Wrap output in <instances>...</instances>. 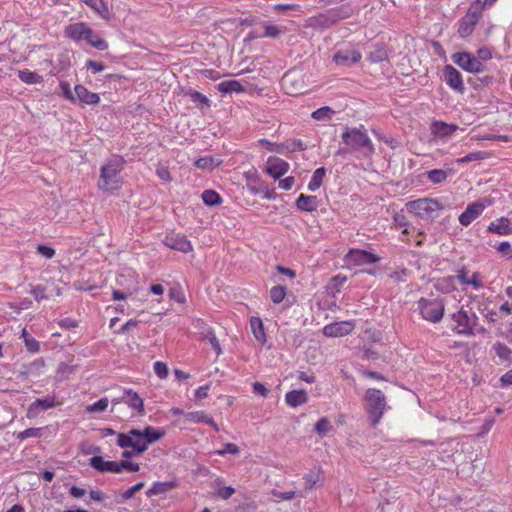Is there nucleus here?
<instances>
[{"label": "nucleus", "mask_w": 512, "mask_h": 512, "mask_svg": "<svg viewBox=\"0 0 512 512\" xmlns=\"http://www.w3.org/2000/svg\"><path fill=\"white\" fill-rule=\"evenodd\" d=\"M165 436L163 428H155L148 425L144 430L130 429L126 433H118L117 445L122 449L131 448L134 452L141 454L146 452L149 445L161 440Z\"/></svg>", "instance_id": "obj_1"}, {"label": "nucleus", "mask_w": 512, "mask_h": 512, "mask_svg": "<svg viewBox=\"0 0 512 512\" xmlns=\"http://www.w3.org/2000/svg\"><path fill=\"white\" fill-rule=\"evenodd\" d=\"M124 160L120 157H113L100 167L97 187L100 191L114 192L122 188L123 180L121 171Z\"/></svg>", "instance_id": "obj_2"}, {"label": "nucleus", "mask_w": 512, "mask_h": 512, "mask_svg": "<svg viewBox=\"0 0 512 512\" xmlns=\"http://www.w3.org/2000/svg\"><path fill=\"white\" fill-rule=\"evenodd\" d=\"M407 211L419 219L433 221L444 209L443 204L436 198L422 197L406 203Z\"/></svg>", "instance_id": "obj_3"}, {"label": "nucleus", "mask_w": 512, "mask_h": 512, "mask_svg": "<svg viewBox=\"0 0 512 512\" xmlns=\"http://www.w3.org/2000/svg\"><path fill=\"white\" fill-rule=\"evenodd\" d=\"M64 36L76 42L85 40L89 45L101 51L109 47V44L103 39L94 36L93 30L85 22H76L67 25L64 29Z\"/></svg>", "instance_id": "obj_4"}, {"label": "nucleus", "mask_w": 512, "mask_h": 512, "mask_svg": "<svg viewBox=\"0 0 512 512\" xmlns=\"http://www.w3.org/2000/svg\"><path fill=\"white\" fill-rule=\"evenodd\" d=\"M342 142L352 150L361 151L364 157H371L375 153V146L372 144L367 133L358 128H346L341 134Z\"/></svg>", "instance_id": "obj_5"}, {"label": "nucleus", "mask_w": 512, "mask_h": 512, "mask_svg": "<svg viewBox=\"0 0 512 512\" xmlns=\"http://www.w3.org/2000/svg\"><path fill=\"white\" fill-rule=\"evenodd\" d=\"M452 320L455 323L454 331L458 335H479L485 333L484 327L478 325V316L475 313L469 314L463 308L452 314Z\"/></svg>", "instance_id": "obj_6"}, {"label": "nucleus", "mask_w": 512, "mask_h": 512, "mask_svg": "<svg viewBox=\"0 0 512 512\" xmlns=\"http://www.w3.org/2000/svg\"><path fill=\"white\" fill-rule=\"evenodd\" d=\"M364 399L367 402L372 426H377L383 418L387 409L386 397L382 390L368 389L365 391Z\"/></svg>", "instance_id": "obj_7"}, {"label": "nucleus", "mask_w": 512, "mask_h": 512, "mask_svg": "<svg viewBox=\"0 0 512 512\" xmlns=\"http://www.w3.org/2000/svg\"><path fill=\"white\" fill-rule=\"evenodd\" d=\"M418 309L423 319L438 323L442 320L445 307L440 299L421 298L418 301Z\"/></svg>", "instance_id": "obj_8"}, {"label": "nucleus", "mask_w": 512, "mask_h": 512, "mask_svg": "<svg viewBox=\"0 0 512 512\" xmlns=\"http://www.w3.org/2000/svg\"><path fill=\"white\" fill-rule=\"evenodd\" d=\"M451 59L459 68L471 74H480L485 70V65L470 52H455Z\"/></svg>", "instance_id": "obj_9"}, {"label": "nucleus", "mask_w": 512, "mask_h": 512, "mask_svg": "<svg viewBox=\"0 0 512 512\" xmlns=\"http://www.w3.org/2000/svg\"><path fill=\"white\" fill-rule=\"evenodd\" d=\"M125 403L132 411L136 412L138 416L145 415L144 399L139 393L134 392L132 389H124L120 398L114 399L113 404Z\"/></svg>", "instance_id": "obj_10"}, {"label": "nucleus", "mask_w": 512, "mask_h": 512, "mask_svg": "<svg viewBox=\"0 0 512 512\" xmlns=\"http://www.w3.org/2000/svg\"><path fill=\"white\" fill-rule=\"evenodd\" d=\"M481 12L470 8L466 15L458 21L457 33L460 38H468L472 35L479 19Z\"/></svg>", "instance_id": "obj_11"}, {"label": "nucleus", "mask_w": 512, "mask_h": 512, "mask_svg": "<svg viewBox=\"0 0 512 512\" xmlns=\"http://www.w3.org/2000/svg\"><path fill=\"white\" fill-rule=\"evenodd\" d=\"M455 279L462 286V289H466L467 287H472L474 290H479L483 288L484 282L481 274L479 272L470 273L468 269L465 267H460L455 272Z\"/></svg>", "instance_id": "obj_12"}, {"label": "nucleus", "mask_w": 512, "mask_h": 512, "mask_svg": "<svg viewBox=\"0 0 512 512\" xmlns=\"http://www.w3.org/2000/svg\"><path fill=\"white\" fill-rule=\"evenodd\" d=\"M344 260H346L348 264L361 266L364 264H375L380 259L377 255L367 250L352 248L348 251L346 256H344Z\"/></svg>", "instance_id": "obj_13"}, {"label": "nucleus", "mask_w": 512, "mask_h": 512, "mask_svg": "<svg viewBox=\"0 0 512 512\" xmlns=\"http://www.w3.org/2000/svg\"><path fill=\"white\" fill-rule=\"evenodd\" d=\"M60 404L61 403L56 401V396L54 394L37 398L29 405L26 416L28 419H34L38 416L41 410L52 409Z\"/></svg>", "instance_id": "obj_14"}, {"label": "nucleus", "mask_w": 512, "mask_h": 512, "mask_svg": "<svg viewBox=\"0 0 512 512\" xmlns=\"http://www.w3.org/2000/svg\"><path fill=\"white\" fill-rule=\"evenodd\" d=\"M162 244L169 249H174L182 253H188L193 250L191 242L187 237L180 233H171L164 237Z\"/></svg>", "instance_id": "obj_15"}, {"label": "nucleus", "mask_w": 512, "mask_h": 512, "mask_svg": "<svg viewBox=\"0 0 512 512\" xmlns=\"http://www.w3.org/2000/svg\"><path fill=\"white\" fill-rule=\"evenodd\" d=\"M120 461L104 460L102 456L95 455L89 460V465L100 473L120 474Z\"/></svg>", "instance_id": "obj_16"}, {"label": "nucleus", "mask_w": 512, "mask_h": 512, "mask_svg": "<svg viewBox=\"0 0 512 512\" xmlns=\"http://www.w3.org/2000/svg\"><path fill=\"white\" fill-rule=\"evenodd\" d=\"M290 169V163L277 157H269L266 162L265 172L273 179L278 180Z\"/></svg>", "instance_id": "obj_17"}, {"label": "nucleus", "mask_w": 512, "mask_h": 512, "mask_svg": "<svg viewBox=\"0 0 512 512\" xmlns=\"http://www.w3.org/2000/svg\"><path fill=\"white\" fill-rule=\"evenodd\" d=\"M486 209V205L481 201H475L470 203L466 210L462 212L458 221L462 226H469L475 219L480 217L484 210Z\"/></svg>", "instance_id": "obj_18"}, {"label": "nucleus", "mask_w": 512, "mask_h": 512, "mask_svg": "<svg viewBox=\"0 0 512 512\" xmlns=\"http://www.w3.org/2000/svg\"><path fill=\"white\" fill-rule=\"evenodd\" d=\"M443 74L447 85L452 90L460 94L465 92V83L462 76L452 65H446L443 69Z\"/></svg>", "instance_id": "obj_19"}, {"label": "nucleus", "mask_w": 512, "mask_h": 512, "mask_svg": "<svg viewBox=\"0 0 512 512\" xmlns=\"http://www.w3.org/2000/svg\"><path fill=\"white\" fill-rule=\"evenodd\" d=\"M355 325L352 321H339L326 325L323 333L328 337H341L352 333Z\"/></svg>", "instance_id": "obj_20"}, {"label": "nucleus", "mask_w": 512, "mask_h": 512, "mask_svg": "<svg viewBox=\"0 0 512 512\" xmlns=\"http://www.w3.org/2000/svg\"><path fill=\"white\" fill-rule=\"evenodd\" d=\"M362 58L360 51L356 49H346L337 51L333 60L340 66H351L358 63Z\"/></svg>", "instance_id": "obj_21"}, {"label": "nucleus", "mask_w": 512, "mask_h": 512, "mask_svg": "<svg viewBox=\"0 0 512 512\" xmlns=\"http://www.w3.org/2000/svg\"><path fill=\"white\" fill-rule=\"evenodd\" d=\"M196 327H199L202 330V338L210 343L216 355L219 356L222 353V349L213 329L202 319L196 320Z\"/></svg>", "instance_id": "obj_22"}, {"label": "nucleus", "mask_w": 512, "mask_h": 512, "mask_svg": "<svg viewBox=\"0 0 512 512\" xmlns=\"http://www.w3.org/2000/svg\"><path fill=\"white\" fill-rule=\"evenodd\" d=\"M74 94H76V101L84 103L85 105H97L100 102V97L97 93L89 91L84 85L76 84L74 86Z\"/></svg>", "instance_id": "obj_23"}, {"label": "nucleus", "mask_w": 512, "mask_h": 512, "mask_svg": "<svg viewBox=\"0 0 512 512\" xmlns=\"http://www.w3.org/2000/svg\"><path fill=\"white\" fill-rule=\"evenodd\" d=\"M487 232L499 236H507L512 234L511 222L507 217L497 218L491 221L487 226Z\"/></svg>", "instance_id": "obj_24"}, {"label": "nucleus", "mask_w": 512, "mask_h": 512, "mask_svg": "<svg viewBox=\"0 0 512 512\" xmlns=\"http://www.w3.org/2000/svg\"><path fill=\"white\" fill-rule=\"evenodd\" d=\"M459 127L455 124H448L443 121H434L430 125V132L436 137H448L456 132Z\"/></svg>", "instance_id": "obj_25"}, {"label": "nucleus", "mask_w": 512, "mask_h": 512, "mask_svg": "<svg viewBox=\"0 0 512 512\" xmlns=\"http://www.w3.org/2000/svg\"><path fill=\"white\" fill-rule=\"evenodd\" d=\"M295 204L300 211L309 213L317 211V208L319 207V201L317 200V196L306 195L303 193L299 195Z\"/></svg>", "instance_id": "obj_26"}, {"label": "nucleus", "mask_w": 512, "mask_h": 512, "mask_svg": "<svg viewBox=\"0 0 512 512\" xmlns=\"http://www.w3.org/2000/svg\"><path fill=\"white\" fill-rule=\"evenodd\" d=\"M178 483L176 480L169 481H156L152 484V486L147 490L146 494L148 497L166 494L177 487Z\"/></svg>", "instance_id": "obj_27"}, {"label": "nucleus", "mask_w": 512, "mask_h": 512, "mask_svg": "<svg viewBox=\"0 0 512 512\" xmlns=\"http://www.w3.org/2000/svg\"><path fill=\"white\" fill-rule=\"evenodd\" d=\"M251 332L257 342L262 345L267 341V335L265 332L263 321L260 317L252 316L249 320Z\"/></svg>", "instance_id": "obj_28"}, {"label": "nucleus", "mask_w": 512, "mask_h": 512, "mask_svg": "<svg viewBox=\"0 0 512 512\" xmlns=\"http://www.w3.org/2000/svg\"><path fill=\"white\" fill-rule=\"evenodd\" d=\"M217 90L222 94H240L246 91L241 81L235 79L221 81L217 85Z\"/></svg>", "instance_id": "obj_29"}, {"label": "nucleus", "mask_w": 512, "mask_h": 512, "mask_svg": "<svg viewBox=\"0 0 512 512\" xmlns=\"http://www.w3.org/2000/svg\"><path fill=\"white\" fill-rule=\"evenodd\" d=\"M286 404L296 408L308 401L307 393L304 390H291L290 392H286Z\"/></svg>", "instance_id": "obj_30"}, {"label": "nucleus", "mask_w": 512, "mask_h": 512, "mask_svg": "<svg viewBox=\"0 0 512 512\" xmlns=\"http://www.w3.org/2000/svg\"><path fill=\"white\" fill-rule=\"evenodd\" d=\"M453 173L454 171L452 169H431L426 172V178L430 183L437 185L444 183L448 176L452 175Z\"/></svg>", "instance_id": "obj_31"}, {"label": "nucleus", "mask_w": 512, "mask_h": 512, "mask_svg": "<svg viewBox=\"0 0 512 512\" xmlns=\"http://www.w3.org/2000/svg\"><path fill=\"white\" fill-rule=\"evenodd\" d=\"M343 12H344V10L342 7L338 8V9L330 10L326 14L320 15L319 17H317L316 21L319 23H328L329 22V24H332V23H335L339 19H345L346 17H349V15L347 13H343Z\"/></svg>", "instance_id": "obj_32"}, {"label": "nucleus", "mask_w": 512, "mask_h": 512, "mask_svg": "<svg viewBox=\"0 0 512 512\" xmlns=\"http://www.w3.org/2000/svg\"><path fill=\"white\" fill-rule=\"evenodd\" d=\"M91 9L103 19H110V10L103 0H83Z\"/></svg>", "instance_id": "obj_33"}, {"label": "nucleus", "mask_w": 512, "mask_h": 512, "mask_svg": "<svg viewBox=\"0 0 512 512\" xmlns=\"http://www.w3.org/2000/svg\"><path fill=\"white\" fill-rule=\"evenodd\" d=\"M325 175H326V169L324 167L316 168L311 176L309 183H308V189L310 191H315L316 189H320Z\"/></svg>", "instance_id": "obj_34"}, {"label": "nucleus", "mask_w": 512, "mask_h": 512, "mask_svg": "<svg viewBox=\"0 0 512 512\" xmlns=\"http://www.w3.org/2000/svg\"><path fill=\"white\" fill-rule=\"evenodd\" d=\"M187 423H211V416L204 411H194L184 414Z\"/></svg>", "instance_id": "obj_35"}, {"label": "nucleus", "mask_w": 512, "mask_h": 512, "mask_svg": "<svg viewBox=\"0 0 512 512\" xmlns=\"http://www.w3.org/2000/svg\"><path fill=\"white\" fill-rule=\"evenodd\" d=\"M371 63H380L388 59V52L383 46H374L367 56Z\"/></svg>", "instance_id": "obj_36"}, {"label": "nucleus", "mask_w": 512, "mask_h": 512, "mask_svg": "<svg viewBox=\"0 0 512 512\" xmlns=\"http://www.w3.org/2000/svg\"><path fill=\"white\" fill-rule=\"evenodd\" d=\"M18 77L26 84H39L43 81V77L41 74H37L36 72H32L30 70H20L18 72Z\"/></svg>", "instance_id": "obj_37"}, {"label": "nucleus", "mask_w": 512, "mask_h": 512, "mask_svg": "<svg viewBox=\"0 0 512 512\" xmlns=\"http://www.w3.org/2000/svg\"><path fill=\"white\" fill-rule=\"evenodd\" d=\"M335 111L330 106H322L311 113L312 119L316 121H328L332 118Z\"/></svg>", "instance_id": "obj_38"}, {"label": "nucleus", "mask_w": 512, "mask_h": 512, "mask_svg": "<svg viewBox=\"0 0 512 512\" xmlns=\"http://www.w3.org/2000/svg\"><path fill=\"white\" fill-rule=\"evenodd\" d=\"M287 296V288L282 285L272 286L270 289V299L273 304H280Z\"/></svg>", "instance_id": "obj_39"}, {"label": "nucleus", "mask_w": 512, "mask_h": 512, "mask_svg": "<svg viewBox=\"0 0 512 512\" xmlns=\"http://www.w3.org/2000/svg\"><path fill=\"white\" fill-rule=\"evenodd\" d=\"M202 199L207 206H216L221 204L222 198L219 193L215 190H204L202 193Z\"/></svg>", "instance_id": "obj_40"}, {"label": "nucleus", "mask_w": 512, "mask_h": 512, "mask_svg": "<svg viewBox=\"0 0 512 512\" xmlns=\"http://www.w3.org/2000/svg\"><path fill=\"white\" fill-rule=\"evenodd\" d=\"M21 336L29 352L37 353L39 351V342L35 338L30 336L26 328L22 330Z\"/></svg>", "instance_id": "obj_41"}, {"label": "nucleus", "mask_w": 512, "mask_h": 512, "mask_svg": "<svg viewBox=\"0 0 512 512\" xmlns=\"http://www.w3.org/2000/svg\"><path fill=\"white\" fill-rule=\"evenodd\" d=\"M108 406H109V399L107 397H102L99 400H97L96 402H94L93 404L88 405L86 407V412L92 414V413H96V412L106 411Z\"/></svg>", "instance_id": "obj_42"}, {"label": "nucleus", "mask_w": 512, "mask_h": 512, "mask_svg": "<svg viewBox=\"0 0 512 512\" xmlns=\"http://www.w3.org/2000/svg\"><path fill=\"white\" fill-rule=\"evenodd\" d=\"M155 173H156L157 177L164 183H171L173 181V177L171 175L170 169L166 165L158 163L156 165Z\"/></svg>", "instance_id": "obj_43"}, {"label": "nucleus", "mask_w": 512, "mask_h": 512, "mask_svg": "<svg viewBox=\"0 0 512 512\" xmlns=\"http://www.w3.org/2000/svg\"><path fill=\"white\" fill-rule=\"evenodd\" d=\"M488 158V153L484 151L472 152L465 157L456 159L457 163H471V161H482Z\"/></svg>", "instance_id": "obj_44"}, {"label": "nucleus", "mask_w": 512, "mask_h": 512, "mask_svg": "<svg viewBox=\"0 0 512 512\" xmlns=\"http://www.w3.org/2000/svg\"><path fill=\"white\" fill-rule=\"evenodd\" d=\"M259 144L264 146L269 152L285 154L284 143L271 142L265 138L259 140Z\"/></svg>", "instance_id": "obj_45"}, {"label": "nucleus", "mask_w": 512, "mask_h": 512, "mask_svg": "<svg viewBox=\"0 0 512 512\" xmlns=\"http://www.w3.org/2000/svg\"><path fill=\"white\" fill-rule=\"evenodd\" d=\"M41 427H31L27 428L16 435V438L23 441L28 438H39L42 435Z\"/></svg>", "instance_id": "obj_46"}, {"label": "nucleus", "mask_w": 512, "mask_h": 512, "mask_svg": "<svg viewBox=\"0 0 512 512\" xmlns=\"http://www.w3.org/2000/svg\"><path fill=\"white\" fill-rule=\"evenodd\" d=\"M494 352L501 360H508L512 354L511 349L502 342L494 343Z\"/></svg>", "instance_id": "obj_47"}, {"label": "nucleus", "mask_w": 512, "mask_h": 512, "mask_svg": "<svg viewBox=\"0 0 512 512\" xmlns=\"http://www.w3.org/2000/svg\"><path fill=\"white\" fill-rule=\"evenodd\" d=\"M305 148L301 139H292L284 143V151H286V154L295 151H304Z\"/></svg>", "instance_id": "obj_48"}, {"label": "nucleus", "mask_w": 512, "mask_h": 512, "mask_svg": "<svg viewBox=\"0 0 512 512\" xmlns=\"http://www.w3.org/2000/svg\"><path fill=\"white\" fill-rule=\"evenodd\" d=\"M478 140H488V141H502V142H511L512 137L507 134H494V133H486L483 135L477 136Z\"/></svg>", "instance_id": "obj_49"}, {"label": "nucleus", "mask_w": 512, "mask_h": 512, "mask_svg": "<svg viewBox=\"0 0 512 512\" xmlns=\"http://www.w3.org/2000/svg\"><path fill=\"white\" fill-rule=\"evenodd\" d=\"M169 296L173 301H175L179 304L186 303L185 294L180 286H175V287L170 288Z\"/></svg>", "instance_id": "obj_50"}, {"label": "nucleus", "mask_w": 512, "mask_h": 512, "mask_svg": "<svg viewBox=\"0 0 512 512\" xmlns=\"http://www.w3.org/2000/svg\"><path fill=\"white\" fill-rule=\"evenodd\" d=\"M331 430V424L329 420L324 417L321 418L316 422V425H314V431L318 433L319 435H325Z\"/></svg>", "instance_id": "obj_51"}, {"label": "nucleus", "mask_w": 512, "mask_h": 512, "mask_svg": "<svg viewBox=\"0 0 512 512\" xmlns=\"http://www.w3.org/2000/svg\"><path fill=\"white\" fill-rule=\"evenodd\" d=\"M408 226H410L409 225V221L405 217L404 213L400 212V213H395L393 215V218H392V227L393 228L401 229V228H405V227H408Z\"/></svg>", "instance_id": "obj_52"}, {"label": "nucleus", "mask_w": 512, "mask_h": 512, "mask_svg": "<svg viewBox=\"0 0 512 512\" xmlns=\"http://www.w3.org/2000/svg\"><path fill=\"white\" fill-rule=\"evenodd\" d=\"M240 452V448L234 443H226L219 450H214V454L219 456H223L226 454H238Z\"/></svg>", "instance_id": "obj_53"}, {"label": "nucleus", "mask_w": 512, "mask_h": 512, "mask_svg": "<svg viewBox=\"0 0 512 512\" xmlns=\"http://www.w3.org/2000/svg\"><path fill=\"white\" fill-rule=\"evenodd\" d=\"M194 165L201 169H210L218 165V162L212 157H203L195 161Z\"/></svg>", "instance_id": "obj_54"}, {"label": "nucleus", "mask_w": 512, "mask_h": 512, "mask_svg": "<svg viewBox=\"0 0 512 512\" xmlns=\"http://www.w3.org/2000/svg\"><path fill=\"white\" fill-rule=\"evenodd\" d=\"M155 374L160 379H165L169 375V367L163 362L157 361L153 364Z\"/></svg>", "instance_id": "obj_55"}, {"label": "nucleus", "mask_w": 512, "mask_h": 512, "mask_svg": "<svg viewBox=\"0 0 512 512\" xmlns=\"http://www.w3.org/2000/svg\"><path fill=\"white\" fill-rule=\"evenodd\" d=\"M36 252L46 259H51L56 254V251L52 246L43 244L36 246Z\"/></svg>", "instance_id": "obj_56"}, {"label": "nucleus", "mask_w": 512, "mask_h": 512, "mask_svg": "<svg viewBox=\"0 0 512 512\" xmlns=\"http://www.w3.org/2000/svg\"><path fill=\"white\" fill-rule=\"evenodd\" d=\"M60 88H61L63 97L66 100L74 103L75 102V97H74L75 94H74V90L73 91L71 90L70 84L66 81H61Z\"/></svg>", "instance_id": "obj_57"}, {"label": "nucleus", "mask_w": 512, "mask_h": 512, "mask_svg": "<svg viewBox=\"0 0 512 512\" xmlns=\"http://www.w3.org/2000/svg\"><path fill=\"white\" fill-rule=\"evenodd\" d=\"M187 96H189V98L193 101V102H196V103H202L203 105H209V100L208 98L203 95L201 92L199 91H196V90H189L187 92Z\"/></svg>", "instance_id": "obj_58"}, {"label": "nucleus", "mask_w": 512, "mask_h": 512, "mask_svg": "<svg viewBox=\"0 0 512 512\" xmlns=\"http://www.w3.org/2000/svg\"><path fill=\"white\" fill-rule=\"evenodd\" d=\"M243 176L247 183L260 184L262 180L259 173L257 172V169H250L248 171H245Z\"/></svg>", "instance_id": "obj_59"}, {"label": "nucleus", "mask_w": 512, "mask_h": 512, "mask_svg": "<svg viewBox=\"0 0 512 512\" xmlns=\"http://www.w3.org/2000/svg\"><path fill=\"white\" fill-rule=\"evenodd\" d=\"M482 316L490 323H496L498 320V313L494 309H488L487 307L480 308Z\"/></svg>", "instance_id": "obj_60"}, {"label": "nucleus", "mask_w": 512, "mask_h": 512, "mask_svg": "<svg viewBox=\"0 0 512 512\" xmlns=\"http://www.w3.org/2000/svg\"><path fill=\"white\" fill-rule=\"evenodd\" d=\"M120 469L121 473L123 471L127 472H139L140 471V465L137 463H133L127 460H120Z\"/></svg>", "instance_id": "obj_61"}, {"label": "nucleus", "mask_w": 512, "mask_h": 512, "mask_svg": "<svg viewBox=\"0 0 512 512\" xmlns=\"http://www.w3.org/2000/svg\"><path fill=\"white\" fill-rule=\"evenodd\" d=\"M477 59L480 60L481 63L490 60L492 58V52L488 47H481L477 50Z\"/></svg>", "instance_id": "obj_62"}, {"label": "nucleus", "mask_w": 512, "mask_h": 512, "mask_svg": "<svg viewBox=\"0 0 512 512\" xmlns=\"http://www.w3.org/2000/svg\"><path fill=\"white\" fill-rule=\"evenodd\" d=\"M281 34V30L278 26L270 24L265 27L264 36L268 38H276Z\"/></svg>", "instance_id": "obj_63"}, {"label": "nucleus", "mask_w": 512, "mask_h": 512, "mask_svg": "<svg viewBox=\"0 0 512 512\" xmlns=\"http://www.w3.org/2000/svg\"><path fill=\"white\" fill-rule=\"evenodd\" d=\"M203 77L216 81L221 78V74L213 69H205L201 71Z\"/></svg>", "instance_id": "obj_64"}]
</instances>
